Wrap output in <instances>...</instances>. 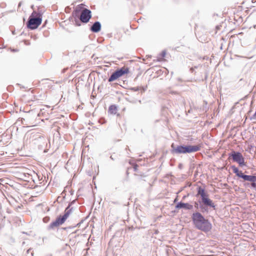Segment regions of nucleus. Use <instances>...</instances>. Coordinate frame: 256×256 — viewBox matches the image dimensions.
<instances>
[{"label": "nucleus", "instance_id": "nucleus-25", "mask_svg": "<svg viewBox=\"0 0 256 256\" xmlns=\"http://www.w3.org/2000/svg\"><path fill=\"white\" fill-rule=\"evenodd\" d=\"M194 207L196 208H198V202H194Z\"/></svg>", "mask_w": 256, "mask_h": 256}, {"label": "nucleus", "instance_id": "nucleus-8", "mask_svg": "<svg viewBox=\"0 0 256 256\" xmlns=\"http://www.w3.org/2000/svg\"><path fill=\"white\" fill-rule=\"evenodd\" d=\"M193 208V206L188 203H184L182 202H178L176 206V208H184L185 210H190Z\"/></svg>", "mask_w": 256, "mask_h": 256}, {"label": "nucleus", "instance_id": "nucleus-14", "mask_svg": "<svg viewBox=\"0 0 256 256\" xmlns=\"http://www.w3.org/2000/svg\"><path fill=\"white\" fill-rule=\"evenodd\" d=\"M244 180H248V181H250L251 182H256V176L246 175V176H244Z\"/></svg>", "mask_w": 256, "mask_h": 256}, {"label": "nucleus", "instance_id": "nucleus-13", "mask_svg": "<svg viewBox=\"0 0 256 256\" xmlns=\"http://www.w3.org/2000/svg\"><path fill=\"white\" fill-rule=\"evenodd\" d=\"M34 140H35L34 144H38V142H40V146L41 147H43V146L46 144V142H44V139L43 137L40 136L38 140L35 138Z\"/></svg>", "mask_w": 256, "mask_h": 256}, {"label": "nucleus", "instance_id": "nucleus-23", "mask_svg": "<svg viewBox=\"0 0 256 256\" xmlns=\"http://www.w3.org/2000/svg\"><path fill=\"white\" fill-rule=\"evenodd\" d=\"M198 67V66H195L194 68H190V71L191 72H194V68H196Z\"/></svg>", "mask_w": 256, "mask_h": 256}, {"label": "nucleus", "instance_id": "nucleus-18", "mask_svg": "<svg viewBox=\"0 0 256 256\" xmlns=\"http://www.w3.org/2000/svg\"><path fill=\"white\" fill-rule=\"evenodd\" d=\"M232 168L233 170V172L236 174V175L237 174H238L240 172L238 168H236V166H232Z\"/></svg>", "mask_w": 256, "mask_h": 256}, {"label": "nucleus", "instance_id": "nucleus-10", "mask_svg": "<svg viewBox=\"0 0 256 256\" xmlns=\"http://www.w3.org/2000/svg\"><path fill=\"white\" fill-rule=\"evenodd\" d=\"M101 29V24L99 22H96L90 27V30L94 32H98Z\"/></svg>", "mask_w": 256, "mask_h": 256}, {"label": "nucleus", "instance_id": "nucleus-17", "mask_svg": "<svg viewBox=\"0 0 256 256\" xmlns=\"http://www.w3.org/2000/svg\"><path fill=\"white\" fill-rule=\"evenodd\" d=\"M207 206H207L204 205L203 204L200 205V208L202 212H208Z\"/></svg>", "mask_w": 256, "mask_h": 256}, {"label": "nucleus", "instance_id": "nucleus-29", "mask_svg": "<svg viewBox=\"0 0 256 256\" xmlns=\"http://www.w3.org/2000/svg\"><path fill=\"white\" fill-rule=\"evenodd\" d=\"M132 90L134 91H138V88H132Z\"/></svg>", "mask_w": 256, "mask_h": 256}, {"label": "nucleus", "instance_id": "nucleus-32", "mask_svg": "<svg viewBox=\"0 0 256 256\" xmlns=\"http://www.w3.org/2000/svg\"><path fill=\"white\" fill-rule=\"evenodd\" d=\"M21 4H22V2H20L18 4V7L20 6Z\"/></svg>", "mask_w": 256, "mask_h": 256}, {"label": "nucleus", "instance_id": "nucleus-33", "mask_svg": "<svg viewBox=\"0 0 256 256\" xmlns=\"http://www.w3.org/2000/svg\"><path fill=\"white\" fill-rule=\"evenodd\" d=\"M30 250V248L28 250L27 252L28 253V252Z\"/></svg>", "mask_w": 256, "mask_h": 256}, {"label": "nucleus", "instance_id": "nucleus-7", "mask_svg": "<svg viewBox=\"0 0 256 256\" xmlns=\"http://www.w3.org/2000/svg\"><path fill=\"white\" fill-rule=\"evenodd\" d=\"M232 158L234 162H238L241 166L246 165L244 158L242 154L240 152L232 150L229 154V158Z\"/></svg>", "mask_w": 256, "mask_h": 256}, {"label": "nucleus", "instance_id": "nucleus-26", "mask_svg": "<svg viewBox=\"0 0 256 256\" xmlns=\"http://www.w3.org/2000/svg\"><path fill=\"white\" fill-rule=\"evenodd\" d=\"M26 33H25L24 32H22V34H21V36H23V37H25V36H26Z\"/></svg>", "mask_w": 256, "mask_h": 256}, {"label": "nucleus", "instance_id": "nucleus-1", "mask_svg": "<svg viewBox=\"0 0 256 256\" xmlns=\"http://www.w3.org/2000/svg\"><path fill=\"white\" fill-rule=\"evenodd\" d=\"M192 220L194 227L198 230L206 232H210L212 228V224L208 220L199 212H194Z\"/></svg>", "mask_w": 256, "mask_h": 256}, {"label": "nucleus", "instance_id": "nucleus-4", "mask_svg": "<svg viewBox=\"0 0 256 256\" xmlns=\"http://www.w3.org/2000/svg\"><path fill=\"white\" fill-rule=\"evenodd\" d=\"M80 10H76L74 12L72 13V16L76 18H78L80 22L83 23H87L92 17L91 11L87 8H84L79 15Z\"/></svg>", "mask_w": 256, "mask_h": 256}, {"label": "nucleus", "instance_id": "nucleus-37", "mask_svg": "<svg viewBox=\"0 0 256 256\" xmlns=\"http://www.w3.org/2000/svg\"><path fill=\"white\" fill-rule=\"evenodd\" d=\"M110 158H112V160H113V158H112V156H110Z\"/></svg>", "mask_w": 256, "mask_h": 256}, {"label": "nucleus", "instance_id": "nucleus-15", "mask_svg": "<svg viewBox=\"0 0 256 256\" xmlns=\"http://www.w3.org/2000/svg\"><path fill=\"white\" fill-rule=\"evenodd\" d=\"M117 108L115 105H111L108 108V112L115 114L117 112Z\"/></svg>", "mask_w": 256, "mask_h": 256}, {"label": "nucleus", "instance_id": "nucleus-36", "mask_svg": "<svg viewBox=\"0 0 256 256\" xmlns=\"http://www.w3.org/2000/svg\"><path fill=\"white\" fill-rule=\"evenodd\" d=\"M176 198L174 200V202H176Z\"/></svg>", "mask_w": 256, "mask_h": 256}, {"label": "nucleus", "instance_id": "nucleus-27", "mask_svg": "<svg viewBox=\"0 0 256 256\" xmlns=\"http://www.w3.org/2000/svg\"><path fill=\"white\" fill-rule=\"evenodd\" d=\"M75 22H76V24L78 26H80V24L78 21L77 20H75Z\"/></svg>", "mask_w": 256, "mask_h": 256}, {"label": "nucleus", "instance_id": "nucleus-3", "mask_svg": "<svg viewBox=\"0 0 256 256\" xmlns=\"http://www.w3.org/2000/svg\"><path fill=\"white\" fill-rule=\"evenodd\" d=\"M70 204H69L68 206L64 210V214L63 216H60L57 218L54 221L50 224L48 226L50 229H53L54 228L58 227L65 222L66 220L72 212V208H70Z\"/></svg>", "mask_w": 256, "mask_h": 256}, {"label": "nucleus", "instance_id": "nucleus-22", "mask_svg": "<svg viewBox=\"0 0 256 256\" xmlns=\"http://www.w3.org/2000/svg\"><path fill=\"white\" fill-rule=\"evenodd\" d=\"M166 54V51H165V50H163V51L161 52V54H160L161 56H162V58H164V57H165Z\"/></svg>", "mask_w": 256, "mask_h": 256}, {"label": "nucleus", "instance_id": "nucleus-19", "mask_svg": "<svg viewBox=\"0 0 256 256\" xmlns=\"http://www.w3.org/2000/svg\"><path fill=\"white\" fill-rule=\"evenodd\" d=\"M22 42H24V44L26 46H29L30 44V40H28V39H26L25 38H24L22 40Z\"/></svg>", "mask_w": 256, "mask_h": 256}, {"label": "nucleus", "instance_id": "nucleus-30", "mask_svg": "<svg viewBox=\"0 0 256 256\" xmlns=\"http://www.w3.org/2000/svg\"><path fill=\"white\" fill-rule=\"evenodd\" d=\"M29 132H27V134H26V138H28V137L29 135L30 134H29Z\"/></svg>", "mask_w": 256, "mask_h": 256}, {"label": "nucleus", "instance_id": "nucleus-6", "mask_svg": "<svg viewBox=\"0 0 256 256\" xmlns=\"http://www.w3.org/2000/svg\"><path fill=\"white\" fill-rule=\"evenodd\" d=\"M198 194L200 196L202 202L204 205L210 206L214 210L216 209V205L210 199L208 198V194L205 192L204 188H202L201 186L198 187Z\"/></svg>", "mask_w": 256, "mask_h": 256}, {"label": "nucleus", "instance_id": "nucleus-34", "mask_svg": "<svg viewBox=\"0 0 256 256\" xmlns=\"http://www.w3.org/2000/svg\"><path fill=\"white\" fill-rule=\"evenodd\" d=\"M12 34H15V32H14V31H13V32H12Z\"/></svg>", "mask_w": 256, "mask_h": 256}, {"label": "nucleus", "instance_id": "nucleus-20", "mask_svg": "<svg viewBox=\"0 0 256 256\" xmlns=\"http://www.w3.org/2000/svg\"><path fill=\"white\" fill-rule=\"evenodd\" d=\"M246 174H244L242 171H240L238 174H236V176L240 178H241L244 179V176H246Z\"/></svg>", "mask_w": 256, "mask_h": 256}, {"label": "nucleus", "instance_id": "nucleus-9", "mask_svg": "<svg viewBox=\"0 0 256 256\" xmlns=\"http://www.w3.org/2000/svg\"><path fill=\"white\" fill-rule=\"evenodd\" d=\"M44 188L42 186H35L33 188V198L36 197L42 192Z\"/></svg>", "mask_w": 256, "mask_h": 256}, {"label": "nucleus", "instance_id": "nucleus-12", "mask_svg": "<svg viewBox=\"0 0 256 256\" xmlns=\"http://www.w3.org/2000/svg\"><path fill=\"white\" fill-rule=\"evenodd\" d=\"M120 78V76H118V73L116 72V70L114 72L112 75L110 76L108 80V81L109 82H113L115 80H116L117 78Z\"/></svg>", "mask_w": 256, "mask_h": 256}, {"label": "nucleus", "instance_id": "nucleus-38", "mask_svg": "<svg viewBox=\"0 0 256 256\" xmlns=\"http://www.w3.org/2000/svg\"><path fill=\"white\" fill-rule=\"evenodd\" d=\"M30 7L31 8H32V5H31Z\"/></svg>", "mask_w": 256, "mask_h": 256}, {"label": "nucleus", "instance_id": "nucleus-2", "mask_svg": "<svg viewBox=\"0 0 256 256\" xmlns=\"http://www.w3.org/2000/svg\"><path fill=\"white\" fill-rule=\"evenodd\" d=\"M171 152L174 154H184L195 152L200 150V145H179L175 146L172 144L171 146Z\"/></svg>", "mask_w": 256, "mask_h": 256}, {"label": "nucleus", "instance_id": "nucleus-16", "mask_svg": "<svg viewBox=\"0 0 256 256\" xmlns=\"http://www.w3.org/2000/svg\"><path fill=\"white\" fill-rule=\"evenodd\" d=\"M26 28L32 30V14H30L26 23Z\"/></svg>", "mask_w": 256, "mask_h": 256}, {"label": "nucleus", "instance_id": "nucleus-28", "mask_svg": "<svg viewBox=\"0 0 256 256\" xmlns=\"http://www.w3.org/2000/svg\"><path fill=\"white\" fill-rule=\"evenodd\" d=\"M12 51L13 52H17L18 51V49H12Z\"/></svg>", "mask_w": 256, "mask_h": 256}, {"label": "nucleus", "instance_id": "nucleus-11", "mask_svg": "<svg viewBox=\"0 0 256 256\" xmlns=\"http://www.w3.org/2000/svg\"><path fill=\"white\" fill-rule=\"evenodd\" d=\"M118 73V75L120 77L124 76V74H127L129 72V68L128 67L124 66L120 69H118L116 70Z\"/></svg>", "mask_w": 256, "mask_h": 256}, {"label": "nucleus", "instance_id": "nucleus-5", "mask_svg": "<svg viewBox=\"0 0 256 256\" xmlns=\"http://www.w3.org/2000/svg\"><path fill=\"white\" fill-rule=\"evenodd\" d=\"M44 11L43 8L38 7L36 10L33 8V30L38 28L41 24Z\"/></svg>", "mask_w": 256, "mask_h": 256}, {"label": "nucleus", "instance_id": "nucleus-35", "mask_svg": "<svg viewBox=\"0 0 256 256\" xmlns=\"http://www.w3.org/2000/svg\"><path fill=\"white\" fill-rule=\"evenodd\" d=\"M184 198H186V196H184L182 198L184 199Z\"/></svg>", "mask_w": 256, "mask_h": 256}, {"label": "nucleus", "instance_id": "nucleus-31", "mask_svg": "<svg viewBox=\"0 0 256 256\" xmlns=\"http://www.w3.org/2000/svg\"><path fill=\"white\" fill-rule=\"evenodd\" d=\"M28 36L31 39L32 38V34H28Z\"/></svg>", "mask_w": 256, "mask_h": 256}, {"label": "nucleus", "instance_id": "nucleus-21", "mask_svg": "<svg viewBox=\"0 0 256 256\" xmlns=\"http://www.w3.org/2000/svg\"><path fill=\"white\" fill-rule=\"evenodd\" d=\"M34 176H36V177H38V178H39V176L38 175V174L36 173L34 170H33V180H32V182H34Z\"/></svg>", "mask_w": 256, "mask_h": 256}, {"label": "nucleus", "instance_id": "nucleus-24", "mask_svg": "<svg viewBox=\"0 0 256 256\" xmlns=\"http://www.w3.org/2000/svg\"><path fill=\"white\" fill-rule=\"evenodd\" d=\"M251 186L252 188H256V184L255 182H252L251 184Z\"/></svg>", "mask_w": 256, "mask_h": 256}]
</instances>
